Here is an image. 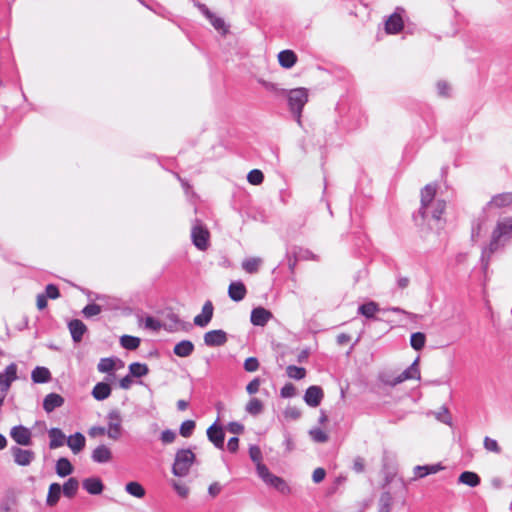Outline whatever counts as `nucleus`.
<instances>
[{
    "mask_svg": "<svg viewBox=\"0 0 512 512\" xmlns=\"http://www.w3.org/2000/svg\"><path fill=\"white\" fill-rule=\"evenodd\" d=\"M512 235V216H502L496 221L489 244L482 251V262L487 267L491 255L503 247Z\"/></svg>",
    "mask_w": 512,
    "mask_h": 512,
    "instance_id": "1",
    "label": "nucleus"
},
{
    "mask_svg": "<svg viewBox=\"0 0 512 512\" xmlns=\"http://www.w3.org/2000/svg\"><path fill=\"white\" fill-rule=\"evenodd\" d=\"M436 190L435 184H428L421 190V206L418 213L424 221H440L445 210V201L435 198Z\"/></svg>",
    "mask_w": 512,
    "mask_h": 512,
    "instance_id": "2",
    "label": "nucleus"
},
{
    "mask_svg": "<svg viewBox=\"0 0 512 512\" xmlns=\"http://www.w3.org/2000/svg\"><path fill=\"white\" fill-rule=\"evenodd\" d=\"M195 461V454L190 449H180L175 454L172 472L175 476L184 477L189 473Z\"/></svg>",
    "mask_w": 512,
    "mask_h": 512,
    "instance_id": "3",
    "label": "nucleus"
},
{
    "mask_svg": "<svg viewBox=\"0 0 512 512\" xmlns=\"http://www.w3.org/2000/svg\"><path fill=\"white\" fill-rule=\"evenodd\" d=\"M308 101V91L305 88L292 89L288 93V104L291 112L295 115L297 122L301 123V113Z\"/></svg>",
    "mask_w": 512,
    "mask_h": 512,
    "instance_id": "4",
    "label": "nucleus"
},
{
    "mask_svg": "<svg viewBox=\"0 0 512 512\" xmlns=\"http://www.w3.org/2000/svg\"><path fill=\"white\" fill-rule=\"evenodd\" d=\"M17 365L9 364L3 372L0 373V409L2 408L8 391L12 383L17 380Z\"/></svg>",
    "mask_w": 512,
    "mask_h": 512,
    "instance_id": "5",
    "label": "nucleus"
},
{
    "mask_svg": "<svg viewBox=\"0 0 512 512\" xmlns=\"http://www.w3.org/2000/svg\"><path fill=\"white\" fill-rule=\"evenodd\" d=\"M191 238L197 249L205 251L209 247L210 233L200 220H195L191 230Z\"/></svg>",
    "mask_w": 512,
    "mask_h": 512,
    "instance_id": "6",
    "label": "nucleus"
},
{
    "mask_svg": "<svg viewBox=\"0 0 512 512\" xmlns=\"http://www.w3.org/2000/svg\"><path fill=\"white\" fill-rule=\"evenodd\" d=\"M257 474L267 485L274 487L279 492H289L287 483L282 478L272 474L266 465H259L257 467Z\"/></svg>",
    "mask_w": 512,
    "mask_h": 512,
    "instance_id": "7",
    "label": "nucleus"
},
{
    "mask_svg": "<svg viewBox=\"0 0 512 512\" xmlns=\"http://www.w3.org/2000/svg\"><path fill=\"white\" fill-rule=\"evenodd\" d=\"M107 426V436L114 441L119 440L123 433V427L122 416L118 410H111L107 414Z\"/></svg>",
    "mask_w": 512,
    "mask_h": 512,
    "instance_id": "8",
    "label": "nucleus"
},
{
    "mask_svg": "<svg viewBox=\"0 0 512 512\" xmlns=\"http://www.w3.org/2000/svg\"><path fill=\"white\" fill-rule=\"evenodd\" d=\"M512 204V193L504 192L494 195L491 200L486 204L484 210L501 209L508 207Z\"/></svg>",
    "mask_w": 512,
    "mask_h": 512,
    "instance_id": "9",
    "label": "nucleus"
},
{
    "mask_svg": "<svg viewBox=\"0 0 512 512\" xmlns=\"http://www.w3.org/2000/svg\"><path fill=\"white\" fill-rule=\"evenodd\" d=\"M227 342V333L221 329L211 330L204 334V343L209 347L222 346Z\"/></svg>",
    "mask_w": 512,
    "mask_h": 512,
    "instance_id": "10",
    "label": "nucleus"
},
{
    "mask_svg": "<svg viewBox=\"0 0 512 512\" xmlns=\"http://www.w3.org/2000/svg\"><path fill=\"white\" fill-rule=\"evenodd\" d=\"M14 461L20 466H28L35 458V454L31 450H25L14 446L11 448Z\"/></svg>",
    "mask_w": 512,
    "mask_h": 512,
    "instance_id": "11",
    "label": "nucleus"
},
{
    "mask_svg": "<svg viewBox=\"0 0 512 512\" xmlns=\"http://www.w3.org/2000/svg\"><path fill=\"white\" fill-rule=\"evenodd\" d=\"M10 435L19 445L27 446L31 444V431L22 425L13 427Z\"/></svg>",
    "mask_w": 512,
    "mask_h": 512,
    "instance_id": "12",
    "label": "nucleus"
},
{
    "mask_svg": "<svg viewBox=\"0 0 512 512\" xmlns=\"http://www.w3.org/2000/svg\"><path fill=\"white\" fill-rule=\"evenodd\" d=\"M214 307L211 301H206L202 307L201 314L194 317V324L198 327H206L213 317Z\"/></svg>",
    "mask_w": 512,
    "mask_h": 512,
    "instance_id": "13",
    "label": "nucleus"
},
{
    "mask_svg": "<svg viewBox=\"0 0 512 512\" xmlns=\"http://www.w3.org/2000/svg\"><path fill=\"white\" fill-rule=\"evenodd\" d=\"M273 317L272 313L263 308L256 307L251 312V323L255 326H265L267 322Z\"/></svg>",
    "mask_w": 512,
    "mask_h": 512,
    "instance_id": "14",
    "label": "nucleus"
},
{
    "mask_svg": "<svg viewBox=\"0 0 512 512\" xmlns=\"http://www.w3.org/2000/svg\"><path fill=\"white\" fill-rule=\"evenodd\" d=\"M207 437L215 445V447L219 449L224 448L225 434L221 426H218L216 423L211 425L207 429Z\"/></svg>",
    "mask_w": 512,
    "mask_h": 512,
    "instance_id": "15",
    "label": "nucleus"
},
{
    "mask_svg": "<svg viewBox=\"0 0 512 512\" xmlns=\"http://www.w3.org/2000/svg\"><path fill=\"white\" fill-rule=\"evenodd\" d=\"M420 371L418 368V360L416 359L407 369L401 372L392 382V385L402 383L409 379H419Z\"/></svg>",
    "mask_w": 512,
    "mask_h": 512,
    "instance_id": "16",
    "label": "nucleus"
},
{
    "mask_svg": "<svg viewBox=\"0 0 512 512\" xmlns=\"http://www.w3.org/2000/svg\"><path fill=\"white\" fill-rule=\"evenodd\" d=\"M196 6L200 12L209 19L210 23L216 30L226 32L225 22L222 18L215 16L205 4L197 3Z\"/></svg>",
    "mask_w": 512,
    "mask_h": 512,
    "instance_id": "17",
    "label": "nucleus"
},
{
    "mask_svg": "<svg viewBox=\"0 0 512 512\" xmlns=\"http://www.w3.org/2000/svg\"><path fill=\"white\" fill-rule=\"evenodd\" d=\"M323 398V390L319 386H310L304 395V400L307 405L317 407Z\"/></svg>",
    "mask_w": 512,
    "mask_h": 512,
    "instance_id": "18",
    "label": "nucleus"
},
{
    "mask_svg": "<svg viewBox=\"0 0 512 512\" xmlns=\"http://www.w3.org/2000/svg\"><path fill=\"white\" fill-rule=\"evenodd\" d=\"M404 23L401 15L396 11L385 22V30L388 34H397L403 29Z\"/></svg>",
    "mask_w": 512,
    "mask_h": 512,
    "instance_id": "19",
    "label": "nucleus"
},
{
    "mask_svg": "<svg viewBox=\"0 0 512 512\" xmlns=\"http://www.w3.org/2000/svg\"><path fill=\"white\" fill-rule=\"evenodd\" d=\"M64 404V398L57 393H50L45 396L43 400V409L47 413H51L56 408L61 407Z\"/></svg>",
    "mask_w": 512,
    "mask_h": 512,
    "instance_id": "20",
    "label": "nucleus"
},
{
    "mask_svg": "<svg viewBox=\"0 0 512 512\" xmlns=\"http://www.w3.org/2000/svg\"><path fill=\"white\" fill-rule=\"evenodd\" d=\"M68 328L74 342L78 343L82 340L84 333L87 331L86 325L78 319L71 320Z\"/></svg>",
    "mask_w": 512,
    "mask_h": 512,
    "instance_id": "21",
    "label": "nucleus"
},
{
    "mask_svg": "<svg viewBox=\"0 0 512 512\" xmlns=\"http://www.w3.org/2000/svg\"><path fill=\"white\" fill-rule=\"evenodd\" d=\"M246 293V287L240 281L232 282L228 287V295L233 301L239 302L243 300L246 296Z\"/></svg>",
    "mask_w": 512,
    "mask_h": 512,
    "instance_id": "22",
    "label": "nucleus"
},
{
    "mask_svg": "<svg viewBox=\"0 0 512 512\" xmlns=\"http://www.w3.org/2000/svg\"><path fill=\"white\" fill-rule=\"evenodd\" d=\"M91 458L96 463H107L112 459V452L106 445H99L93 450Z\"/></svg>",
    "mask_w": 512,
    "mask_h": 512,
    "instance_id": "23",
    "label": "nucleus"
},
{
    "mask_svg": "<svg viewBox=\"0 0 512 512\" xmlns=\"http://www.w3.org/2000/svg\"><path fill=\"white\" fill-rule=\"evenodd\" d=\"M86 439L80 432H76L67 439V445L74 454H78L85 447Z\"/></svg>",
    "mask_w": 512,
    "mask_h": 512,
    "instance_id": "24",
    "label": "nucleus"
},
{
    "mask_svg": "<svg viewBox=\"0 0 512 512\" xmlns=\"http://www.w3.org/2000/svg\"><path fill=\"white\" fill-rule=\"evenodd\" d=\"M83 488L92 495H99L104 489L102 481L97 477H90L83 480Z\"/></svg>",
    "mask_w": 512,
    "mask_h": 512,
    "instance_id": "25",
    "label": "nucleus"
},
{
    "mask_svg": "<svg viewBox=\"0 0 512 512\" xmlns=\"http://www.w3.org/2000/svg\"><path fill=\"white\" fill-rule=\"evenodd\" d=\"M91 394L94 399L103 401L111 395V387L108 383L99 382L93 387Z\"/></svg>",
    "mask_w": 512,
    "mask_h": 512,
    "instance_id": "26",
    "label": "nucleus"
},
{
    "mask_svg": "<svg viewBox=\"0 0 512 512\" xmlns=\"http://www.w3.org/2000/svg\"><path fill=\"white\" fill-rule=\"evenodd\" d=\"M61 493L62 488L59 483L50 484L46 498V505L49 507H54L58 503L61 497Z\"/></svg>",
    "mask_w": 512,
    "mask_h": 512,
    "instance_id": "27",
    "label": "nucleus"
},
{
    "mask_svg": "<svg viewBox=\"0 0 512 512\" xmlns=\"http://www.w3.org/2000/svg\"><path fill=\"white\" fill-rule=\"evenodd\" d=\"M194 351V344L190 340H182L178 342L173 352L178 357H189Z\"/></svg>",
    "mask_w": 512,
    "mask_h": 512,
    "instance_id": "28",
    "label": "nucleus"
},
{
    "mask_svg": "<svg viewBox=\"0 0 512 512\" xmlns=\"http://www.w3.org/2000/svg\"><path fill=\"white\" fill-rule=\"evenodd\" d=\"M31 379L34 383H47L51 380V373L48 368L37 366L31 372Z\"/></svg>",
    "mask_w": 512,
    "mask_h": 512,
    "instance_id": "29",
    "label": "nucleus"
},
{
    "mask_svg": "<svg viewBox=\"0 0 512 512\" xmlns=\"http://www.w3.org/2000/svg\"><path fill=\"white\" fill-rule=\"evenodd\" d=\"M443 469L441 464L423 465L414 467L416 478H423L430 474H436Z\"/></svg>",
    "mask_w": 512,
    "mask_h": 512,
    "instance_id": "30",
    "label": "nucleus"
},
{
    "mask_svg": "<svg viewBox=\"0 0 512 512\" xmlns=\"http://www.w3.org/2000/svg\"><path fill=\"white\" fill-rule=\"evenodd\" d=\"M48 435L50 438L49 447L51 449H56L64 445L65 435L59 428H51L48 431Z\"/></svg>",
    "mask_w": 512,
    "mask_h": 512,
    "instance_id": "31",
    "label": "nucleus"
},
{
    "mask_svg": "<svg viewBox=\"0 0 512 512\" xmlns=\"http://www.w3.org/2000/svg\"><path fill=\"white\" fill-rule=\"evenodd\" d=\"M278 61L282 67L289 69L295 65L297 56L291 50H283L278 54Z\"/></svg>",
    "mask_w": 512,
    "mask_h": 512,
    "instance_id": "32",
    "label": "nucleus"
},
{
    "mask_svg": "<svg viewBox=\"0 0 512 512\" xmlns=\"http://www.w3.org/2000/svg\"><path fill=\"white\" fill-rule=\"evenodd\" d=\"M56 473L60 477H66L73 472V466L67 458H59L56 462Z\"/></svg>",
    "mask_w": 512,
    "mask_h": 512,
    "instance_id": "33",
    "label": "nucleus"
},
{
    "mask_svg": "<svg viewBox=\"0 0 512 512\" xmlns=\"http://www.w3.org/2000/svg\"><path fill=\"white\" fill-rule=\"evenodd\" d=\"M61 488L65 497L73 498L79 489V481L76 478L71 477L64 483L63 487Z\"/></svg>",
    "mask_w": 512,
    "mask_h": 512,
    "instance_id": "34",
    "label": "nucleus"
},
{
    "mask_svg": "<svg viewBox=\"0 0 512 512\" xmlns=\"http://www.w3.org/2000/svg\"><path fill=\"white\" fill-rule=\"evenodd\" d=\"M179 324V317L175 313L169 312L163 321V329L168 332H175L178 330Z\"/></svg>",
    "mask_w": 512,
    "mask_h": 512,
    "instance_id": "35",
    "label": "nucleus"
},
{
    "mask_svg": "<svg viewBox=\"0 0 512 512\" xmlns=\"http://www.w3.org/2000/svg\"><path fill=\"white\" fill-rule=\"evenodd\" d=\"M125 491L133 497L143 498L146 494L144 487L136 481L128 482L125 485Z\"/></svg>",
    "mask_w": 512,
    "mask_h": 512,
    "instance_id": "36",
    "label": "nucleus"
},
{
    "mask_svg": "<svg viewBox=\"0 0 512 512\" xmlns=\"http://www.w3.org/2000/svg\"><path fill=\"white\" fill-rule=\"evenodd\" d=\"M379 311V306L374 301H369L359 306L358 313L365 316L366 318H373L374 315Z\"/></svg>",
    "mask_w": 512,
    "mask_h": 512,
    "instance_id": "37",
    "label": "nucleus"
},
{
    "mask_svg": "<svg viewBox=\"0 0 512 512\" xmlns=\"http://www.w3.org/2000/svg\"><path fill=\"white\" fill-rule=\"evenodd\" d=\"M262 264V259L259 257L247 258L242 262V268L250 274L256 273Z\"/></svg>",
    "mask_w": 512,
    "mask_h": 512,
    "instance_id": "38",
    "label": "nucleus"
},
{
    "mask_svg": "<svg viewBox=\"0 0 512 512\" xmlns=\"http://www.w3.org/2000/svg\"><path fill=\"white\" fill-rule=\"evenodd\" d=\"M459 482L466 484L470 487H475L480 483V478L474 472L465 471V472L461 473V475L459 477Z\"/></svg>",
    "mask_w": 512,
    "mask_h": 512,
    "instance_id": "39",
    "label": "nucleus"
},
{
    "mask_svg": "<svg viewBox=\"0 0 512 512\" xmlns=\"http://www.w3.org/2000/svg\"><path fill=\"white\" fill-rule=\"evenodd\" d=\"M245 410L253 416H257L263 411V403L258 398H251L246 404Z\"/></svg>",
    "mask_w": 512,
    "mask_h": 512,
    "instance_id": "40",
    "label": "nucleus"
},
{
    "mask_svg": "<svg viewBox=\"0 0 512 512\" xmlns=\"http://www.w3.org/2000/svg\"><path fill=\"white\" fill-rule=\"evenodd\" d=\"M129 372L132 377H143L148 374L149 369L146 364L134 362L129 365Z\"/></svg>",
    "mask_w": 512,
    "mask_h": 512,
    "instance_id": "41",
    "label": "nucleus"
},
{
    "mask_svg": "<svg viewBox=\"0 0 512 512\" xmlns=\"http://www.w3.org/2000/svg\"><path fill=\"white\" fill-rule=\"evenodd\" d=\"M121 346L127 350H135L140 345V339L138 337L123 335L120 338Z\"/></svg>",
    "mask_w": 512,
    "mask_h": 512,
    "instance_id": "42",
    "label": "nucleus"
},
{
    "mask_svg": "<svg viewBox=\"0 0 512 512\" xmlns=\"http://www.w3.org/2000/svg\"><path fill=\"white\" fill-rule=\"evenodd\" d=\"M426 342L425 334L422 332L413 333L410 337V344L416 351L421 350Z\"/></svg>",
    "mask_w": 512,
    "mask_h": 512,
    "instance_id": "43",
    "label": "nucleus"
},
{
    "mask_svg": "<svg viewBox=\"0 0 512 512\" xmlns=\"http://www.w3.org/2000/svg\"><path fill=\"white\" fill-rule=\"evenodd\" d=\"M287 376L295 380H301L306 376V369L295 365H289L286 369Z\"/></svg>",
    "mask_w": 512,
    "mask_h": 512,
    "instance_id": "44",
    "label": "nucleus"
},
{
    "mask_svg": "<svg viewBox=\"0 0 512 512\" xmlns=\"http://www.w3.org/2000/svg\"><path fill=\"white\" fill-rule=\"evenodd\" d=\"M392 505V496L389 492L381 494L379 499V510L378 512H390Z\"/></svg>",
    "mask_w": 512,
    "mask_h": 512,
    "instance_id": "45",
    "label": "nucleus"
},
{
    "mask_svg": "<svg viewBox=\"0 0 512 512\" xmlns=\"http://www.w3.org/2000/svg\"><path fill=\"white\" fill-rule=\"evenodd\" d=\"M115 368V360L113 358H102L100 359L97 369L101 373H109Z\"/></svg>",
    "mask_w": 512,
    "mask_h": 512,
    "instance_id": "46",
    "label": "nucleus"
},
{
    "mask_svg": "<svg viewBox=\"0 0 512 512\" xmlns=\"http://www.w3.org/2000/svg\"><path fill=\"white\" fill-rule=\"evenodd\" d=\"M247 180L252 185H259L264 180V175L262 171L258 169L251 170L247 175Z\"/></svg>",
    "mask_w": 512,
    "mask_h": 512,
    "instance_id": "47",
    "label": "nucleus"
},
{
    "mask_svg": "<svg viewBox=\"0 0 512 512\" xmlns=\"http://www.w3.org/2000/svg\"><path fill=\"white\" fill-rule=\"evenodd\" d=\"M195 429V422L193 420H186L180 426L181 436L190 437Z\"/></svg>",
    "mask_w": 512,
    "mask_h": 512,
    "instance_id": "48",
    "label": "nucleus"
},
{
    "mask_svg": "<svg viewBox=\"0 0 512 512\" xmlns=\"http://www.w3.org/2000/svg\"><path fill=\"white\" fill-rule=\"evenodd\" d=\"M249 456L251 460L256 463V468L259 467V465H264L261 462L262 452L258 446L254 445L249 448Z\"/></svg>",
    "mask_w": 512,
    "mask_h": 512,
    "instance_id": "49",
    "label": "nucleus"
},
{
    "mask_svg": "<svg viewBox=\"0 0 512 512\" xmlns=\"http://www.w3.org/2000/svg\"><path fill=\"white\" fill-rule=\"evenodd\" d=\"M309 434L311 438L317 443H325L328 441V435L319 428L310 430Z\"/></svg>",
    "mask_w": 512,
    "mask_h": 512,
    "instance_id": "50",
    "label": "nucleus"
},
{
    "mask_svg": "<svg viewBox=\"0 0 512 512\" xmlns=\"http://www.w3.org/2000/svg\"><path fill=\"white\" fill-rule=\"evenodd\" d=\"M145 328L152 330V331H158L161 328H163V322H160L159 320L148 316L144 320Z\"/></svg>",
    "mask_w": 512,
    "mask_h": 512,
    "instance_id": "51",
    "label": "nucleus"
},
{
    "mask_svg": "<svg viewBox=\"0 0 512 512\" xmlns=\"http://www.w3.org/2000/svg\"><path fill=\"white\" fill-rule=\"evenodd\" d=\"M82 313L85 317H93L101 313V307L97 304H88L84 307Z\"/></svg>",
    "mask_w": 512,
    "mask_h": 512,
    "instance_id": "52",
    "label": "nucleus"
},
{
    "mask_svg": "<svg viewBox=\"0 0 512 512\" xmlns=\"http://www.w3.org/2000/svg\"><path fill=\"white\" fill-rule=\"evenodd\" d=\"M484 447L488 451H491L494 453H500V447H499L497 441L490 437L484 438Z\"/></svg>",
    "mask_w": 512,
    "mask_h": 512,
    "instance_id": "53",
    "label": "nucleus"
},
{
    "mask_svg": "<svg viewBox=\"0 0 512 512\" xmlns=\"http://www.w3.org/2000/svg\"><path fill=\"white\" fill-rule=\"evenodd\" d=\"M259 368V361L255 357H249L244 362V369L247 372H254Z\"/></svg>",
    "mask_w": 512,
    "mask_h": 512,
    "instance_id": "54",
    "label": "nucleus"
},
{
    "mask_svg": "<svg viewBox=\"0 0 512 512\" xmlns=\"http://www.w3.org/2000/svg\"><path fill=\"white\" fill-rule=\"evenodd\" d=\"M436 87L439 96L448 97L450 95L451 88L446 81H438Z\"/></svg>",
    "mask_w": 512,
    "mask_h": 512,
    "instance_id": "55",
    "label": "nucleus"
},
{
    "mask_svg": "<svg viewBox=\"0 0 512 512\" xmlns=\"http://www.w3.org/2000/svg\"><path fill=\"white\" fill-rule=\"evenodd\" d=\"M50 299H57L60 297V292L54 284H48L44 293Z\"/></svg>",
    "mask_w": 512,
    "mask_h": 512,
    "instance_id": "56",
    "label": "nucleus"
},
{
    "mask_svg": "<svg viewBox=\"0 0 512 512\" xmlns=\"http://www.w3.org/2000/svg\"><path fill=\"white\" fill-rule=\"evenodd\" d=\"M296 260H317V257L309 250L299 249Z\"/></svg>",
    "mask_w": 512,
    "mask_h": 512,
    "instance_id": "57",
    "label": "nucleus"
},
{
    "mask_svg": "<svg viewBox=\"0 0 512 512\" xmlns=\"http://www.w3.org/2000/svg\"><path fill=\"white\" fill-rule=\"evenodd\" d=\"M260 384H261L260 379L255 378L248 383V385L246 386V391L250 395L256 394L259 391Z\"/></svg>",
    "mask_w": 512,
    "mask_h": 512,
    "instance_id": "58",
    "label": "nucleus"
},
{
    "mask_svg": "<svg viewBox=\"0 0 512 512\" xmlns=\"http://www.w3.org/2000/svg\"><path fill=\"white\" fill-rule=\"evenodd\" d=\"M175 438H176V433L172 430L167 429L161 433V441L164 444H170V443L174 442Z\"/></svg>",
    "mask_w": 512,
    "mask_h": 512,
    "instance_id": "59",
    "label": "nucleus"
},
{
    "mask_svg": "<svg viewBox=\"0 0 512 512\" xmlns=\"http://www.w3.org/2000/svg\"><path fill=\"white\" fill-rule=\"evenodd\" d=\"M436 418L442 423L451 425V416L446 408H442L441 411L436 414Z\"/></svg>",
    "mask_w": 512,
    "mask_h": 512,
    "instance_id": "60",
    "label": "nucleus"
},
{
    "mask_svg": "<svg viewBox=\"0 0 512 512\" xmlns=\"http://www.w3.org/2000/svg\"><path fill=\"white\" fill-rule=\"evenodd\" d=\"M280 394L283 398H290L295 395V387L291 384H285L280 391Z\"/></svg>",
    "mask_w": 512,
    "mask_h": 512,
    "instance_id": "61",
    "label": "nucleus"
},
{
    "mask_svg": "<svg viewBox=\"0 0 512 512\" xmlns=\"http://www.w3.org/2000/svg\"><path fill=\"white\" fill-rule=\"evenodd\" d=\"M173 487L180 497H182V498L187 497V495L189 493V488L186 485L174 481Z\"/></svg>",
    "mask_w": 512,
    "mask_h": 512,
    "instance_id": "62",
    "label": "nucleus"
},
{
    "mask_svg": "<svg viewBox=\"0 0 512 512\" xmlns=\"http://www.w3.org/2000/svg\"><path fill=\"white\" fill-rule=\"evenodd\" d=\"M300 415H301V412L296 407H288L284 411V416L286 418H289V419H292V420L298 419L300 417Z\"/></svg>",
    "mask_w": 512,
    "mask_h": 512,
    "instance_id": "63",
    "label": "nucleus"
},
{
    "mask_svg": "<svg viewBox=\"0 0 512 512\" xmlns=\"http://www.w3.org/2000/svg\"><path fill=\"white\" fill-rule=\"evenodd\" d=\"M325 476H326V471L323 468H316L313 471L312 480L315 483H320L324 480Z\"/></svg>",
    "mask_w": 512,
    "mask_h": 512,
    "instance_id": "64",
    "label": "nucleus"
}]
</instances>
